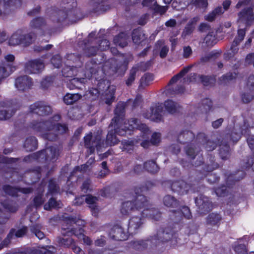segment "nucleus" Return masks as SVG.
<instances>
[{"label": "nucleus", "mask_w": 254, "mask_h": 254, "mask_svg": "<svg viewBox=\"0 0 254 254\" xmlns=\"http://www.w3.org/2000/svg\"><path fill=\"white\" fill-rule=\"evenodd\" d=\"M139 191H141V188H134V192L135 194L133 195L130 200L122 203L121 213L124 215H128L132 212L139 211L142 216H148L155 220H158L161 217V213L154 207L149 208L146 197L139 194Z\"/></svg>", "instance_id": "nucleus-1"}, {"label": "nucleus", "mask_w": 254, "mask_h": 254, "mask_svg": "<svg viewBox=\"0 0 254 254\" xmlns=\"http://www.w3.org/2000/svg\"><path fill=\"white\" fill-rule=\"evenodd\" d=\"M60 119V116L56 115L45 122H34L31 124V127L35 131L39 132L43 138L53 141L56 139L58 134L64 133L67 130L65 125L57 123Z\"/></svg>", "instance_id": "nucleus-2"}, {"label": "nucleus", "mask_w": 254, "mask_h": 254, "mask_svg": "<svg viewBox=\"0 0 254 254\" xmlns=\"http://www.w3.org/2000/svg\"><path fill=\"white\" fill-rule=\"evenodd\" d=\"M36 37L34 33H26L23 30L18 29L11 35L8 42L10 46H28L35 41Z\"/></svg>", "instance_id": "nucleus-3"}, {"label": "nucleus", "mask_w": 254, "mask_h": 254, "mask_svg": "<svg viewBox=\"0 0 254 254\" xmlns=\"http://www.w3.org/2000/svg\"><path fill=\"white\" fill-rule=\"evenodd\" d=\"M65 8L66 9V11L59 10L52 12L51 13L52 15L51 17L52 20H55L56 19L58 22H61L67 18L72 23L80 19L79 16L77 15L79 13L77 9L74 8L69 9L68 7H65Z\"/></svg>", "instance_id": "nucleus-4"}, {"label": "nucleus", "mask_w": 254, "mask_h": 254, "mask_svg": "<svg viewBox=\"0 0 254 254\" xmlns=\"http://www.w3.org/2000/svg\"><path fill=\"white\" fill-rule=\"evenodd\" d=\"M85 146L90 151V154L93 153L95 148L97 150L104 146L103 140L100 134L92 135L90 132L84 137Z\"/></svg>", "instance_id": "nucleus-5"}, {"label": "nucleus", "mask_w": 254, "mask_h": 254, "mask_svg": "<svg viewBox=\"0 0 254 254\" xmlns=\"http://www.w3.org/2000/svg\"><path fill=\"white\" fill-rule=\"evenodd\" d=\"M68 60L72 61L75 65H68L64 67L62 70L63 75L66 77H72L77 75V68L81 65L80 58L74 54H70L68 55Z\"/></svg>", "instance_id": "nucleus-6"}, {"label": "nucleus", "mask_w": 254, "mask_h": 254, "mask_svg": "<svg viewBox=\"0 0 254 254\" xmlns=\"http://www.w3.org/2000/svg\"><path fill=\"white\" fill-rule=\"evenodd\" d=\"M62 230V234L63 237H59L57 238V242L58 244L60 246L64 248H69L70 246L71 247L75 243L73 239L69 236L73 234L75 236H78V234L74 229L66 231V229L63 228Z\"/></svg>", "instance_id": "nucleus-7"}, {"label": "nucleus", "mask_w": 254, "mask_h": 254, "mask_svg": "<svg viewBox=\"0 0 254 254\" xmlns=\"http://www.w3.org/2000/svg\"><path fill=\"white\" fill-rule=\"evenodd\" d=\"M115 125L113 124V126L110 125L109 126V128L114 127V130L112 129L110 130L107 135L106 143L107 145H114L119 142V140L116 136V133L122 136L126 135V131L123 128H121L120 125H118L116 127H115Z\"/></svg>", "instance_id": "nucleus-8"}, {"label": "nucleus", "mask_w": 254, "mask_h": 254, "mask_svg": "<svg viewBox=\"0 0 254 254\" xmlns=\"http://www.w3.org/2000/svg\"><path fill=\"white\" fill-rule=\"evenodd\" d=\"M173 225V224H172ZM174 234L173 226H167L164 230H160L157 232L156 235L152 237L151 241L154 244L157 241L166 242L171 240Z\"/></svg>", "instance_id": "nucleus-9"}, {"label": "nucleus", "mask_w": 254, "mask_h": 254, "mask_svg": "<svg viewBox=\"0 0 254 254\" xmlns=\"http://www.w3.org/2000/svg\"><path fill=\"white\" fill-rule=\"evenodd\" d=\"M21 4V0H0V16L10 13Z\"/></svg>", "instance_id": "nucleus-10"}, {"label": "nucleus", "mask_w": 254, "mask_h": 254, "mask_svg": "<svg viewBox=\"0 0 254 254\" xmlns=\"http://www.w3.org/2000/svg\"><path fill=\"white\" fill-rule=\"evenodd\" d=\"M198 208V212L201 214H205L212 208V203L208 197L203 195H199L195 199Z\"/></svg>", "instance_id": "nucleus-11"}, {"label": "nucleus", "mask_w": 254, "mask_h": 254, "mask_svg": "<svg viewBox=\"0 0 254 254\" xmlns=\"http://www.w3.org/2000/svg\"><path fill=\"white\" fill-rule=\"evenodd\" d=\"M191 216L189 208L186 205L178 204L176 200V223L183 222L184 219H190Z\"/></svg>", "instance_id": "nucleus-12"}, {"label": "nucleus", "mask_w": 254, "mask_h": 254, "mask_svg": "<svg viewBox=\"0 0 254 254\" xmlns=\"http://www.w3.org/2000/svg\"><path fill=\"white\" fill-rule=\"evenodd\" d=\"M162 112V106L159 103H156L150 107V112L149 113H144L143 116L146 119L159 122L162 120L161 113Z\"/></svg>", "instance_id": "nucleus-13"}, {"label": "nucleus", "mask_w": 254, "mask_h": 254, "mask_svg": "<svg viewBox=\"0 0 254 254\" xmlns=\"http://www.w3.org/2000/svg\"><path fill=\"white\" fill-rule=\"evenodd\" d=\"M149 63H141L139 64H136L133 66L129 70L128 74L127 76V79L125 81L126 84L127 86H130L134 82L137 75V72L139 69L142 70H146Z\"/></svg>", "instance_id": "nucleus-14"}, {"label": "nucleus", "mask_w": 254, "mask_h": 254, "mask_svg": "<svg viewBox=\"0 0 254 254\" xmlns=\"http://www.w3.org/2000/svg\"><path fill=\"white\" fill-rule=\"evenodd\" d=\"M31 112L40 116L48 115L52 113L51 107L46 103L43 102H38L34 103L30 106Z\"/></svg>", "instance_id": "nucleus-15"}, {"label": "nucleus", "mask_w": 254, "mask_h": 254, "mask_svg": "<svg viewBox=\"0 0 254 254\" xmlns=\"http://www.w3.org/2000/svg\"><path fill=\"white\" fill-rule=\"evenodd\" d=\"M44 64L40 59L30 61L25 65V71L27 73H37L40 72L44 68Z\"/></svg>", "instance_id": "nucleus-16"}, {"label": "nucleus", "mask_w": 254, "mask_h": 254, "mask_svg": "<svg viewBox=\"0 0 254 254\" xmlns=\"http://www.w3.org/2000/svg\"><path fill=\"white\" fill-rule=\"evenodd\" d=\"M126 103L120 102L117 105L116 108L114 110L115 117L112 119L110 126H113L114 124L115 127L117 125H120L124 119Z\"/></svg>", "instance_id": "nucleus-17"}, {"label": "nucleus", "mask_w": 254, "mask_h": 254, "mask_svg": "<svg viewBox=\"0 0 254 254\" xmlns=\"http://www.w3.org/2000/svg\"><path fill=\"white\" fill-rule=\"evenodd\" d=\"M238 16V22L240 24H244L246 26H249L251 22L254 20V14L252 8L251 7L243 9L239 13Z\"/></svg>", "instance_id": "nucleus-18"}, {"label": "nucleus", "mask_w": 254, "mask_h": 254, "mask_svg": "<svg viewBox=\"0 0 254 254\" xmlns=\"http://www.w3.org/2000/svg\"><path fill=\"white\" fill-rule=\"evenodd\" d=\"M121 127V128H123L124 130H125L127 132V129L128 130L134 129H138L139 130L143 129L144 131V135H147V132L149 131V129L147 128V127L146 126V125L144 124H139L138 121L135 118H132L130 119L128 121V123H125V125L124 127H122L120 125Z\"/></svg>", "instance_id": "nucleus-19"}, {"label": "nucleus", "mask_w": 254, "mask_h": 254, "mask_svg": "<svg viewBox=\"0 0 254 254\" xmlns=\"http://www.w3.org/2000/svg\"><path fill=\"white\" fill-rule=\"evenodd\" d=\"M59 155V150L55 147L51 146L39 152L38 157L43 158L45 156L47 161L54 162L57 159Z\"/></svg>", "instance_id": "nucleus-20"}, {"label": "nucleus", "mask_w": 254, "mask_h": 254, "mask_svg": "<svg viewBox=\"0 0 254 254\" xmlns=\"http://www.w3.org/2000/svg\"><path fill=\"white\" fill-rule=\"evenodd\" d=\"M32 85V79L27 75L19 76L15 79V86L19 90H26L30 88Z\"/></svg>", "instance_id": "nucleus-21"}, {"label": "nucleus", "mask_w": 254, "mask_h": 254, "mask_svg": "<svg viewBox=\"0 0 254 254\" xmlns=\"http://www.w3.org/2000/svg\"><path fill=\"white\" fill-rule=\"evenodd\" d=\"M109 235L111 239L116 241L126 240L127 237L124 229L118 225L114 226L110 230Z\"/></svg>", "instance_id": "nucleus-22"}, {"label": "nucleus", "mask_w": 254, "mask_h": 254, "mask_svg": "<svg viewBox=\"0 0 254 254\" xmlns=\"http://www.w3.org/2000/svg\"><path fill=\"white\" fill-rule=\"evenodd\" d=\"M249 132V128L245 125L242 127L239 126H235L230 135L231 139L233 141L237 142L241 138V135L247 136Z\"/></svg>", "instance_id": "nucleus-23"}, {"label": "nucleus", "mask_w": 254, "mask_h": 254, "mask_svg": "<svg viewBox=\"0 0 254 254\" xmlns=\"http://www.w3.org/2000/svg\"><path fill=\"white\" fill-rule=\"evenodd\" d=\"M141 217L134 216L131 217L128 222V232L131 234L135 233L137 230L140 228L143 224L142 215Z\"/></svg>", "instance_id": "nucleus-24"}, {"label": "nucleus", "mask_w": 254, "mask_h": 254, "mask_svg": "<svg viewBox=\"0 0 254 254\" xmlns=\"http://www.w3.org/2000/svg\"><path fill=\"white\" fill-rule=\"evenodd\" d=\"M27 231V228L26 227H23L18 230H15V229L11 230L7 238L1 243V246H0V249L4 246H7L9 243L10 239H12L14 236L17 238L22 237L26 233Z\"/></svg>", "instance_id": "nucleus-25"}, {"label": "nucleus", "mask_w": 254, "mask_h": 254, "mask_svg": "<svg viewBox=\"0 0 254 254\" xmlns=\"http://www.w3.org/2000/svg\"><path fill=\"white\" fill-rule=\"evenodd\" d=\"M29 26L32 29H35L42 31L47 30V24L45 19L42 17H38L33 19L30 22Z\"/></svg>", "instance_id": "nucleus-26"}, {"label": "nucleus", "mask_w": 254, "mask_h": 254, "mask_svg": "<svg viewBox=\"0 0 254 254\" xmlns=\"http://www.w3.org/2000/svg\"><path fill=\"white\" fill-rule=\"evenodd\" d=\"M222 219V216L217 213H211L206 218V224L212 226H219Z\"/></svg>", "instance_id": "nucleus-27"}, {"label": "nucleus", "mask_w": 254, "mask_h": 254, "mask_svg": "<svg viewBox=\"0 0 254 254\" xmlns=\"http://www.w3.org/2000/svg\"><path fill=\"white\" fill-rule=\"evenodd\" d=\"M85 200L87 204L90 205L89 207L91 208L92 215L97 216L99 212V209L96 205L98 198L91 195H87L85 196Z\"/></svg>", "instance_id": "nucleus-28"}, {"label": "nucleus", "mask_w": 254, "mask_h": 254, "mask_svg": "<svg viewBox=\"0 0 254 254\" xmlns=\"http://www.w3.org/2000/svg\"><path fill=\"white\" fill-rule=\"evenodd\" d=\"M194 138V134L190 130L180 132L178 136V141L182 143H187Z\"/></svg>", "instance_id": "nucleus-29"}, {"label": "nucleus", "mask_w": 254, "mask_h": 254, "mask_svg": "<svg viewBox=\"0 0 254 254\" xmlns=\"http://www.w3.org/2000/svg\"><path fill=\"white\" fill-rule=\"evenodd\" d=\"M163 94L169 99H172L175 96V75L172 77L169 82L165 87Z\"/></svg>", "instance_id": "nucleus-30"}, {"label": "nucleus", "mask_w": 254, "mask_h": 254, "mask_svg": "<svg viewBox=\"0 0 254 254\" xmlns=\"http://www.w3.org/2000/svg\"><path fill=\"white\" fill-rule=\"evenodd\" d=\"M98 65L96 63L91 61L86 64L85 76L87 78H90L92 75L97 71Z\"/></svg>", "instance_id": "nucleus-31"}, {"label": "nucleus", "mask_w": 254, "mask_h": 254, "mask_svg": "<svg viewBox=\"0 0 254 254\" xmlns=\"http://www.w3.org/2000/svg\"><path fill=\"white\" fill-rule=\"evenodd\" d=\"M128 39L129 36L126 33L122 32L114 38V42L116 45L123 48L127 45Z\"/></svg>", "instance_id": "nucleus-32"}, {"label": "nucleus", "mask_w": 254, "mask_h": 254, "mask_svg": "<svg viewBox=\"0 0 254 254\" xmlns=\"http://www.w3.org/2000/svg\"><path fill=\"white\" fill-rule=\"evenodd\" d=\"M102 98L106 104L110 105L115 99L114 89L109 88L106 90Z\"/></svg>", "instance_id": "nucleus-33"}, {"label": "nucleus", "mask_w": 254, "mask_h": 254, "mask_svg": "<svg viewBox=\"0 0 254 254\" xmlns=\"http://www.w3.org/2000/svg\"><path fill=\"white\" fill-rule=\"evenodd\" d=\"M153 80V75L149 73L144 74L140 78L138 88L139 89H144L149 86L150 82Z\"/></svg>", "instance_id": "nucleus-34"}, {"label": "nucleus", "mask_w": 254, "mask_h": 254, "mask_svg": "<svg viewBox=\"0 0 254 254\" xmlns=\"http://www.w3.org/2000/svg\"><path fill=\"white\" fill-rule=\"evenodd\" d=\"M82 95L78 93H66L64 97V101L67 105H71L79 100Z\"/></svg>", "instance_id": "nucleus-35"}, {"label": "nucleus", "mask_w": 254, "mask_h": 254, "mask_svg": "<svg viewBox=\"0 0 254 254\" xmlns=\"http://www.w3.org/2000/svg\"><path fill=\"white\" fill-rule=\"evenodd\" d=\"M37 140L35 137L31 136L25 140L24 146L27 151H32L37 149Z\"/></svg>", "instance_id": "nucleus-36"}, {"label": "nucleus", "mask_w": 254, "mask_h": 254, "mask_svg": "<svg viewBox=\"0 0 254 254\" xmlns=\"http://www.w3.org/2000/svg\"><path fill=\"white\" fill-rule=\"evenodd\" d=\"M17 209L14 202L9 200H6L3 202H0V211L5 210L9 212H15Z\"/></svg>", "instance_id": "nucleus-37"}, {"label": "nucleus", "mask_w": 254, "mask_h": 254, "mask_svg": "<svg viewBox=\"0 0 254 254\" xmlns=\"http://www.w3.org/2000/svg\"><path fill=\"white\" fill-rule=\"evenodd\" d=\"M239 43L236 41H233L229 51L224 54V58L226 60H229L230 58L233 57L239 51L238 46Z\"/></svg>", "instance_id": "nucleus-38"}, {"label": "nucleus", "mask_w": 254, "mask_h": 254, "mask_svg": "<svg viewBox=\"0 0 254 254\" xmlns=\"http://www.w3.org/2000/svg\"><path fill=\"white\" fill-rule=\"evenodd\" d=\"M190 188V186L183 180L176 182V191L182 195L186 193Z\"/></svg>", "instance_id": "nucleus-39"}, {"label": "nucleus", "mask_w": 254, "mask_h": 254, "mask_svg": "<svg viewBox=\"0 0 254 254\" xmlns=\"http://www.w3.org/2000/svg\"><path fill=\"white\" fill-rule=\"evenodd\" d=\"M224 13V10L221 6H218L214 9L211 12L205 16V19L209 21H213L215 18Z\"/></svg>", "instance_id": "nucleus-40"}, {"label": "nucleus", "mask_w": 254, "mask_h": 254, "mask_svg": "<svg viewBox=\"0 0 254 254\" xmlns=\"http://www.w3.org/2000/svg\"><path fill=\"white\" fill-rule=\"evenodd\" d=\"M144 167L148 172L151 173H157L159 170L158 166L154 160L145 162L144 164Z\"/></svg>", "instance_id": "nucleus-41"}, {"label": "nucleus", "mask_w": 254, "mask_h": 254, "mask_svg": "<svg viewBox=\"0 0 254 254\" xmlns=\"http://www.w3.org/2000/svg\"><path fill=\"white\" fill-rule=\"evenodd\" d=\"M213 104L211 100L206 98L202 100L201 105L199 107L200 111L202 113H207L212 108Z\"/></svg>", "instance_id": "nucleus-42"}, {"label": "nucleus", "mask_w": 254, "mask_h": 254, "mask_svg": "<svg viewBox=\"0 0 254 254\" xmlns=\"http://www.w3.org/2000/svg\"><path fill=\"white\" fill-rule=\"evenodd\" d=\"M42 226L39 224H36L31 225L30 229L32 233L40 240L43 239L45 237V234L41 231Z\"/></svg>", "instance_id": "nucleus-43"}, {"label": "nucleus", "mask_w": 254, "mask_h": 254, "mask_svg": "<svg viewBox=\"0 0 254 254\" xmlns=\"http://www.w3.org/2000/svg\"><path fill=\"white\" fill-rule=\"evenodd\" d=\"M104 1V0H92L93 5L95 7L96 11H105L109 9V5L103 4Z\"/></svg>", "instance_id": "nucleus-44"}, {"label": "nucleus", "mask_w": 254, "mask_h": 254, "mask_svg": "<svg viewBox=\"0 0 254 254\" xmlns=\"http://www.w3.org/2000/svg\"><path fill=\"white\" fill-rule=\"evenodd\" d=\"M204 41L208 47H212L216 44L217 42V40L215 33L214 32H209L205 36Z\"/></svg>", "instance_id": "nucleus-45"}, {"label": "nucleus", "mask_w": 254, "mask_h": 254, "mask_svg": "<svg viewBox=\"0 0 254 254\" xmlns=\"http://www.w3.org/2000/svg\"><path fill=\"white\" fill-rule=\"evenodd\" d=\"M199 150V149L194 146L193 144L188 145L185 148L187 155L192 159L195 158Z\"/></svg>", "instance_id": "nucleus-46"}, {"label": "nucleus", "mask_w": 254, "mask_h": 254, "mask_svg": "<svg viewBox=\"0 0 254 254\" xmlns=\"http://www.w3.org/2000/svg\"><path fill=\"white\" fill-rule=\"evenodd\" d=\"M219 154L223 160H226L229 157V146L227 143H222L220 145Z\"/></svg>", "instance_id": "nucleus-47"}, {"label": "nucleus", "mask_w": 254, "mask_h": 254, "mask_svg": "<svg viewBox=\"0 0 254 254\" xmlns=\"http://www.w3.org/2000/svg\"><path fill=\"white\" fill-rule=\"evenodd\" d=\"M150 242L153 243V242L150 240H146V241H133L131 242V245L132 247L137 250H142L143 249L146 248L148 245V243Z\"/></svg>", "instance_id": "nucleus-48"}, {"label": "nucleus", "mask_w": 254, "mask_h": 254, "mask_svg": "<svg viewBox=\"0 0 254 254\" xmlns=\"http://www.w3.org/2000/svg\"><path fill=\"white\" fill-rule=\"evenodd\" d=\"M244 177V173L242 171H239L238 173L235 175H231L229 176L227 180V185L229 187L231 185H232L233 183H231V182H238L240 180L243 179Z\"/></svg>", "instance_id": "nucleus-49"}, {"label": "nucleus", "mask_w": 254, "mask_h": 254, "mask_svg": "<svg viewBox=\"0 0 254 254\" xmlns=\"http://www.w3.org/2000/svg\"><path fill=\"white\" fill-rule=\"evenodd\" d=\"M165 111L170 114L175 113V101L173 99H168L164 102Z\"/></svg>", "instance_id": "nucleus-50"}, {"label": "nucleus", "mask_w": 254, "mask_h": 254, "mask_svg": "<svg viewBox=\"0 0 254 254\" xmlns=\"http://www.w3.org/2000/svg\"><path fill=\"white\" fill-rule=\"evenodd\" d=\"M62 207V204L60 201H57L54 198H51L47 203L44 205V209L47 210H49L51 208H59Z\"/></svg>", "instance_id": "nucleus-51"}, {"label": "nucleus", "mask_w": 254, "mask_h": 254, "mask_svg": "<svg viewBox=\"0 0 254 254\" xmlns=\"http://www.w3.org/2000/svg\"><path fill=\"white\" fill-rule=\"evenodd\" d=\"M254 99V93L246 90L241 94V99L244 103H250Z\"/></svg>", "instance_id": "nucleus-52"}, {"label": "nucleus", "mask_w": 254, "mask_h": 254, "mask_svg": "<svg viewBox=\"0 0 254 254\" xmlns=\"http://www.w3.org/2000/svg\"><path fill=\"white\" fill-rule=\"evenodd\" d=\"M199 76L201 82L204 86L213 85L215 83L216 81L215 79L212 76L203 75H199Z\"/></svg>", "instance_id": "nucleus-53"}, {"label": "nucleus", "mask_w": 254, "mask_h": 254, "mask_svg": "<svg viewBox=\"0 0 254 254\" xmlns=\"http://www.w3.org/2000/svg\"><path fill=\"white\" fill-rule=\"evenodd\" d=\"M122 145L123 150L129 152L133 149L134 142L132 140H125L122 141Z\"/></svg>", "instance_id": "nucleus-54"}, {"label": "nucleus", "mask_w": 254, "mask_h": 254, "mask_svg": "<svg viewBox=\"0 0 254 254\" xmlns=\"http://www.w3.org/2000/svg\"><path fill=\"white\" fill-rule=\"evenodd\" d=\"M237 76V74L235 72H228L225 75H223L220 80L223 83H226L230 81L235 79Z\"/></svg>", "instance_id": "nucleus-55"}, {"label": "nucleus", "mask_w": 254, "mask_h": 254, "mask_svg": "<svg viewBox=\"0 0 254 254\" xmlns=\"http://www.w3.org/2000/svg\"><path fill=\"white\" fill-rule=\"evenodd\" d=\"M162 47L161 49V51L160 52V56L163 58L165 57L169 51V48L165 45H164V41L160 40L158 41L157 43L156 44V47L157 48Z\"/></svg>", "instance_id": "nucleus-56"}, {"label": "nucleus", "mask_w": 254, "mask_h": 254, "mask_svg": "<svg viewBox=\"0 0 254 254\" xmlns=\"http://www.w3.org/2000/svg\"><path fill=\"white\" fill-rule=\"evenodd\" d=\"M15 111L13 110L0 111V120H6L12 117Z\"/></svg>", "instance_id": "nucleus-57"}, {"label": "nucleus", "mask_w": 254, "mask_h": 254, "mask_svg": "<svg viewBox=\"0 0 254 254\" xmlns=\"http://www.w3.org/2000/svg\"><path fill=\"white\" fill-rule=\"evenodd\" d=\"M132 41L136 44H139L143 40V35L138 31H134L132 34Z\"/></svg>", "instance_id": "nucleus-58"}, {"label": "nucleus", "mask_w": 254, "mask_h": 254, "mask_svg": "<svg viewBox=\"0 0 254 254\" xmlns=\"http://www.w3.org/2000/svg\"><path fill=\"white\" fill-rule=\"evenodd\" d=\"M99 50V48L95 46L86 47V49H85L84 54L88 57L94 56Z\"/></svg>", "instance_id": "nucleus-59"}, {"label": "nucleus", "mask_w": 254, "mask_h": 254, "mask_svg": "<svg viewBox=\"0 0 254 254\" xmlns=\"http://www.w3.org/2000/svg\"><path fill=\"white\" fill-rule=\"evenodd\" d=\"M247 90L254 93V75H250L248 79Z\"/></svg>", "instance_id": "nucleus-60"}, {"label": "nucleus", "mask_w": 254, "mask_h": 254, "mask_svg": "<svg viewBox=\"0 0 254 254\" xmlns=\"http://www.w3.org/2000/svg\"><path fill=\"white\" fill-rule=\"evenodd\" d=\"M161 141V134L158 132H154L151 135L150 139L151 144L153 145H158Z\"/></svg>", "instance_id": "nucleus-61"}, {"label": "nucleus", "mask_w": 254, "mask_h": 254, "mask_svg": "<svg viewBox=\"0 0 254 254\" xmlns=\"http://www.w3.org/2000/svg\"><path fill=\"white\" fill-rule=\"evenodd\" d=\"M246 34V30L245 28L239 29L238 30L237 35L234 41H236L240 43L244 39Z\"/></svg>", "instance_id": "nucleus-62"}, {"label": "nucleus", "mask_w": 254, "mask_h": 254, "mask_svg": "<svg viewBox=\"0 0 254 254\" xmlns=\"http://www.w3.org/2000/svg\"><path fill=\"white\" fill-rule=\"evenodd\" d=\"M215 192L218 196H224L228 192L227 188L225 186H222L215 190Z\"/></svg>", "instance_id": "nucleus-63"}, {"label": "nucleus", "mask_w": 254, "mask_h": 254, "mask_svg": "<svg viewBox=\"0 0 254 254\" xmlns=\"http://www.w3.org/2000/svg\"><path fill=\"white\" fill-rule=\"evenodd\" d=\"M175 202V199L173 196L167 195L164 198V205L167 207H172Z\"/></svg>", "instance_id": "nucleus-64"}]
</instances>
